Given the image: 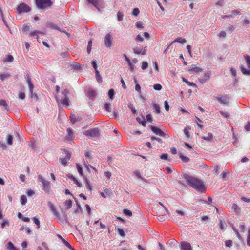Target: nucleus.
<instances>
[{"mask_svg":"<svg viewBox=\"0 0 250 250\" xmlns=\"http://www.w3.org/2000/svg\"><path fill=\"white\" fill-rule=\"evenodd\" d=\"M182 177L186 180L190 187L198 191L201 193H205L206 192V187L200 180L187 173L184 174L182 175Z\"/></svg>","mask_w":250,"mask_h":250,"instance_id":"obj_1","label":"nucleus"},{"mask_svg":"<svg viewBox=\"0 0 250 250\" xmlns=\"http://www.w3.org/2000/svg\"><path fill=\"white\" fill-rule=\"evenodd\" d=\"M38 180L42 183V190L44 192L48 193L50 189V182L46 180L41 174L38 175Z\"/></svg>","mask_w":250,"mask_h":250,"instance_id":"obj_2","label":"nucleus"},{"mask_svg":"<svg viewBox=\"0 0 250 250\" xmlns=\"http://www.w3.org/2000/svg\"><path fill=\"white\" fill-rule=\"evenodd\" d=\"M37 6L40 9H46L52 5L50 0H35Z\"/></svg>","mask_w":250,"mask_h":250,"instance_id":"obj_3","label":"nucleus"},{"mask_svg":"<svg viewBox=\"0 0 250 250\" xmlns=\"http://www.w3.org/2000/svg\"><path fill=\"white\" fill-rule=\"evenodd\" d=\"M47 205L49 207L50 210L52 212L53 214L55 216L58 220L60 222L62 221L63 219L61 217L60 214L57 211L55 205L51 202L48 201L47 202Z\"/></svg>","mask_w":250,"mask_h":250,"instance_id":"obj_4","label":"nucleus"},{"mask_svg":"<svg viewBox=\"0 0 250 250\" xmlns=\"http://www.w3.org/2000/svg\"><path fill=\"white\" fill-rule=\"evenodd\" d=\"M244 57L247 63L248 67L250 70H247L244 65H241L240 67L241 70L243 74L250 76V56L248 55H245Z\"/></svg>","mask_w":250,"mask_h":250,"instance_id":"obj_5","label":"nucleus"},{"mask_svg":"<svg viewBox=\"0 0 250 250\" xmlns=\"http://www.w3.org/2000/svg\"><path fill=\"white\" fill-rule=\"evenodd\" d=\"M31 10L29 6L25 3L20 4L16 8V12L21 14L22 13H26Z\"/></svg>","mask_w":250,"mask_h":250,"instance_id":"obj_6","label":"nucleus"},{"mask_svg":"<svg viewBox=\"0 0 250 250\" xmlns=\"http://www.w3.org/2000/svg\"><path fill=\"white\" fill-rule=\"evenodd\" d=\"M83 134L88 137H98L100 134V131L98 128H94L85 131Z\"/></svg>","mask_w":250,"mask_h":250,"instance_id":"obj_7","label":"nucleus"},{"mask_svg":"<svg viewBox=\"0 0 250 250\" xmlns=\"http://www.w3.org/2000/svg\"><path fill=\"white\" fill-rule=\"evenodd\" d=\"M86 95L90 99L93 100L97 95V91L92 87H88L87 88Z\"/></svg>","mask_w":250,"mask_h":250,"instance_id":"obj_8","label":"nucleus"},{"mask_svg":"<svg viewBox=\"0 0 250 250\" xmlns=\"http://www.w3.org/2000/svg\"><path fill=\"white\" fill-rule=\"evenodd\" d=\"M64 152L65 154V157L63 158H60V161L62 164L66 165L70 158L71 153L69 152V151L65 149L64 150Z\"/></svg>","mask_w":250,"mask_h":250,"instance_id":"obj_9","label":"nucleus"},{"mask_svg":"<svg viewBox=\"0 0 250 250\" xmlns=\"http://www.w3.org/2000/svg\"><path fill=\"white\" fill-rule=\"evenodd\" d=\"M56 100L58 104H62L63 105L68 106L69 105V98L68 97H65L63 99L60 98L59 96L55 97Z\"/></svg>","mask_w":250,"mask_h":250,"instance_id":"obj_10","label":"nucleus"},{"mask_svg":"<svg viewBox=\"0 0 250 250\" xmlns=\"http://www.w3.org/2000/svg\"><path fill=\"white\" fill-rule=\"evenodd\" d=\"M151 129L157 135L163 137H165L166 136V134L162 130L156 126H151Z\"/></svg>","mask_w":250,"mask_h":250,"instance_id":"obj_11","label":"nucleus"},{"mask_svg":"<svg viewBox=\"0 0 250 250\" xmlns=\"http://www.w3.org/2000/svg\"><path fill=\"white\" fill-rule=\"evenodd\" d=\"M215 98L218 101L219 103L223 105H227L229 103V97L217 96L215 97Z\"/></svg>","mask_w":250,"mask_h":250,"instance_id":"obj_12","label":"nucleus"},{"mask_svg":"<svg viewBox=\"0 0 250 250\" xmlns=\"http://www.w3.org/2000/svg\"><path fill=\"white\" fill-rule=\"evenodd\" d=\"M104 44L106 47H110L112 45V36L110 33L106 35L104 38Z\"/></svg>","mask_w":250,"mask_h":250,"instance_id":"obj_13","label":"nucleus"},{"mask_svg":"<svg viewBox=\"0 0 250 250\" xmlns=\"http://www.w3.org/2000/svg\"><path fill=\"white\" fill-rule=\"evenodd\" d=\"M146 47H136L133 49V52L135 54H136L145 55L146 53Z\"/></svg>","mask_w":250,"mask_h":250,"instance_id":"obj_14","label":"nucleus"},{"mask_svg":"<svg viewBox=\"0 0 250 250\" xmlns=\"http://www.w3.org/2000/svg\"><path fill=\"white\" fill-rule=\"evenodd\" d=\"M27 83L29 86V88L30 92V96L32 98L38 99L37 95L36 94L33 93L34 85L31 81V79H27Z\"/></svg>","mask_w":250,"mask_h":250,"instance_id":"obj_15","label":"nucleus"},{"mask_svg":"<svg viewBox=\"0 0 250 250\" xmlns=\"http://www.w3.org/2000/svg\"><path fill=\"white\" fill-rule=\"evenodd\" d=\"M181 250H192L190 243L187 242H182L181 244Z\"/></svg>","mask_w":250,"mask_h":250,"instance_id":"obj_16","label":"nucleus"},{"mask_svg":"<svg viewBox=\"0 0 250 250\" xmlns=\"http://www.w3.org/2000/svg\"><path fill=\"white\" fill-rule=\"evenodd\" d=\"M67 134L65 136V139L67 141L72 140L74 138L73 130L70 128H68L67 129Z\"/></svg>","mask_w":250,"mask_h":250,"instance_id":"obj_17","label":"nucleus"},{"mask_svg":"<svg viewBox=\"0 0 250 250\" xmlns=\"http://www.w3.org/2000/svg\"><path fill=\"white\" fill-rule=\"evenodd\" d=\"M188 71L190 72L199 73L203 71V69L196 66L195 65H192L188 69Z\"/></svg>","mask_w":250,"mask_h":250,"instance_id":"obj_18","label":"nucleus"},{"mask_svg":"<svg viewBox=\"0 0 250 250\" xmlns=\"http://www.w3.org/2000/svg\"><path fill=\"white\" fill-rule=\"evenodd\" d=\"M74 198L75 199V202L76 203V205L77 206V208L76 209V210H75V213H82V208L81 207V205H80L79 202H78V199L76 198H75V197Z\"/></svg>","mask_w":250,"mask_h":250,"instance_id":"obj_19","label":"nucleus"},{"mask_svg":"<svg viewBox=\"0 0 250 250\" xmlns=\"http://www.w3.org/2000/svg\"><path fill=\"white\" fill-rule=\"evenodd\" d=\"M47 27H50L51 28H52V29H56V30H58L61 32H64L67 35H69V34L68 33H67V32H65V31H62V30H61L60 29V28L58 27L57 25H55L54 24L52 23H49L47 24Z\"/></svg>","mask_w":250,"mask_h":250,"instance_id":"obj_20","label":"nucleus"},{"mask_svg":"<svg viewBox=\"0 0 250 250\" xmlns=\"http://www.w3.org/2000/svg\"><path fill=\"white\" fill-rule=\"evenodd\" d=\"M240 14V10H233L232 11V14L231 15H226L225 16H224L223 18H231L233 17V15H239Z\"/></svg>","mask_w":250,"mask_h":250,"instance_id":"obj_21","label":"nucleus"},{"mask_svg":"<svg viewBox=\"0 0 250 250\" xmlns=\"http://www.w3.org/2000/svg\"><path fill=\"white\" fill-rule=\"evenodd\" d=\"M91 63H92V66H93V68L95 69V72H96V78H98L99 77V72L97 70L98 66H97L96 61L95 60H93L92 61Z\"/></svg>","mask_w":250,"mask_h":250,"instance_id":"obj_22","label":"nucleus"},{"mask_svg":"<svg viewBox=\"0 0 250 250\" xmlns=\"http://www.w3.org/2000/svg\"><path fill=\"white\" fill-rule=\"evenodd\" d=\"M186 42V40L185 38H183L182 37H179L175 39L172 42V43H174L175 42H178L181 44H184Z\"/></svg>","mask_w":250,"mask_h":250,"instance_id":"obj_23","label":"nucleus"},{"mask_svg":"<svg viewBox=\"0 0 250 250\" xmlns=\"http://www.w3.org/2000/svg\"><path fill=\"white\" fill-rule=\"evenodd\" d=\"M6 250H18L11 242H9L6 246Z\"/></svg>","mask_w":250,"mask_h":250,"instance_id":"obj_24","label":"nucleus"},{"mask_svg":"<svg viewBox=\"0 0 250 250\" xmlns=\"http://www.w3.org/2000/svg\"><path fill=\"white\" fill-rule=\"evenodd\" d=\"M37 250H49L47 244L45 242H42V246H38Z\"/></svg>","mask_w":250,"mask_h":250,"instance_id":"obj_25","label":"nucleus"},{"mask_svg":"<svg viewBox=\"0 0 250 250\" xmlns=\"http://www.w3.org/2000/svg\"><path fill=\"white\" fill-rule=\"evenodd\" d=\"M202 138L206 141H211L213 139V135L211 133H208L207 136H203Z\"/></svg>","mask_w":250,"mask_h":250,"instance_id":"obj_26","label":"nucleus"},{"mask_svg":"<svg viewBox=\"0 0 250 250\" xmlns=\"http://www.w3.org/2000/svg\"><path fill=\"white\" fill-rule=\"evenodd\" d=\"M72 203L71 200H67L64 203L67 209H69L72 207Z\"/></svg>","mask_w":250,"mask_h":250,"instance_id":"obj_27","label":"nucleus"},{"mask_svg":"<svg viewBox=\"0 0 250 250\" xmlns=\"http://www.w3.org/2000/svg\"><path fill=\"white\" fill-rule=\"evenodd\" d=\"M219 225L222 230H225L226 228V224L223 219L219 220Z\"/></svg>","mask_w":250,"mask_h":250,"instance_id":"obj_28","label":"nucleus"},{"mask_svg":"<svg viewBox=\"0 0 250 250\" xmlns=\"http://www.w3.org/2000/svg\"><path fill=\"white\" fill-rule=\"evenodd\" d=\"M72 68L76 70H78L81 69V65L79 63L75 62L71 65Z\"/></svg>","mask_w":250,"mask_h":250,"instance_id":"obj_29","label":"nucleus"},{"mask_svg":"<svg viewBox=\"0 0 250 250\" xmlns=\"http://www.w3.org/2000/svg\"><path fill=\"white\" fill-rule=\"evenodd\" d=\"M232 209L236 213H239L240 211V209L239 207L236 204H235V203L232 204Z\"/></svg>","mask_w":250,"mask_h":250,"instance_id":"obj_30","label":"nucleus"},{"mask_svg":"<svg viewBox=\"0 0 250 250\" xmlns=\"http://www.w3.org/2000/svg\"><path fill=\"white\" fill-rule=\"evenodd\" d=\"M179 157L183 162L187 163L189 161L188 157L184 156L182 153L179 154Z\"/></svg>","mask_w":250,"mask_h":250,"instance_id":"obj_31","label":"nucleus"},{"mask_svg":"<svg viewBox=\"0 0 250 250\" xmlns=\"http://www.w3.org/2000/svg\"><path fill=\"white\" fill-rule=\"evenodd\" d=\"M115 91L113 89H110L108 93V95L111 100H112L114 98Z\"/></svg>","mask_w":250,"mask_h":250,"instance_id":"obj_32","label":"nucleus"},{"mask_svg":"<svg viewBox=\"0 0 250 250\" xmlns=\"http://www.w3.org/2000/svg\"><path fill=\"white\" fill-rule=\"evenodd\" d=\"M0 105L5 107L6 110H8V104L5 100L3 99L0 100Z\"/></svg>","mask_w":250,"mask_h":250,"instance_id":"obj_33","label":"nucleus"},{"mask_svg":"<svg viewBox=\"0 0 250 250\" xmlns=\"http://www.w3.org/2000/svg\"><path fill=\"white\" fill-rule=\"evenodd\" d=\"M21 204L22 205H25L27 201V197L25 195H22L21 196Z\"/></svg>","mask_w":250,"mask_h":250,"instance_id":"obj_34","label":"nucleus"},{"mask_svg":"<svg viewBox=\"0 0 250 250\" xmlns=\"http://www.w3.org/2000/svg\"><path fill=\"white\" fill-rule=\"evenodd\" d=\"M76 167H77V170H78L79 174L81 176H83V168L82 167V166L80 164H77Z\"/></svg>","mask_w":250,"mask_h":250,"instance_id":"obj_35","label":"nucleus"},{"mask_svg":"<svg viewBox=\"0 0 250 250\" xmlns=\"http://www.w3.org/2000/svg\"><path fill=\"white\" fill-rule=\"evenodd\" d=\"M31 25L29 24H25L23 25L22 28V31L23 32H27L30 29Z\"/></svg>","mask_w":250,"mask_h":250,"instance_id":"obj_36","label":"nucleus"},{"mask_svg":"<svg viewBox=\"0 0 250 250\" xmlns=\"http://www.w3.org/2000/svg\"><path fill=\"white\" fill-rule=\"evenodd\" d=\"M13 143V137L11 135L7 136V144L9 145H11Z\"/></svg>","mask_w":250,"mask_h":250,"instance_id":"obj_37","label":"nucleus"},{"mask_svg":"<svg viewBox=\"0 0 250 250\" xmlns=\"http://www.w3.org/2000/svg\"><path fill=\"white\" fill-rule=\"evenodd\" d=\"M153 106L154 108L155 109L156 112L157 114H159L160 113V107L159 105L157 104L154 103Z\"/></svg>","mask_w":250,"mask_h":250,"instance_id":"obj_38","label":"nucleus"},{"mask_svg":"<svg viewBox=\"0 0 250 250\" xmlns=\"http://www.w3.org/2000/svg\"><path fill=\"white\" fill-rule=\"evenodd\" d=\"M32 220L34 223L37 226V228L39 229L40 227V222L39 220L36 217H34Z\"/></svg>","mask_w":250,"mask_h":250,"instance_id":"obj_39","label":"nucleus"},{"mask_svg":"<svg viewBox=\"0 0 250 250\" xmlns=\"http://www.w3.org/2000/svg\"><path fill=\"white\" fill-rule=\"evenodd\" d=\"M183 81L186 82L189 86L194 87L195 88L197 87V85L193 82H190L187 81V79H183Z\"/></svg>","mask_w":250,"mask_h":250,"instance_id":"obj_40","label":"nucleus"},{"mask_svg":"<svg viewBox=\"0 0 250 250\" xmlns=\"http://www.w3.org/2000/svg\"><path fill=\"white\" fill-rule=\"evenodd\" d=\"M14 60L13 57L11 55H8L5 58V62H12Z\"/></svg>","mask_w":250,"mask_h":250,"instance_id":"obj_41","label":"nucleus"},{"mask_svg":"<svg viewBox=\"0 0 250 250\" xmlns=\"http://www.w3.org/2000/svg\"><path fill=\"white\" fill-rule=\"evenodd\" d=\"M128 108L131 110V111L132 112V113L133 114H137V112L136 110L134 107V106L132 104H128Z\"/></svg>","mask_w":250,"mask_h":250,"instance_id":"obj_42","label":"nucleus"},{"mask_svg":"<svg viewBox=\"0 0 250 250\" xmlns=\"http://www.w3.org/2000/svg\"><path fill=\"white\" fill-rule=\"evenodd\" d=\"M84 181L86 184V188H88L90 190H91L92 187L90 184L89 181L86 178H84Z\"/></svg>","mask_w":250,"mask_h":250,"instance_id":"obj_43","label":"nucleus"},{"mask_svg":"<svg viewBox=\"0 0 250 250\" xmlns=\"http://www.w3.org/2000/svg\"><path fill=\"white\" fill-rule=\"evenodd\" d=\"M123 213L125 215L127 216H131L132 214V212L127 209H124L123 210Z\"/></svg>","mask_w":250,"mask_h":250,"instance_id":"obj_44","label":"nucleus"},{"mask_svg":"<svg viewBox=\"0 0 250 250\" xmlns=\"http://www.w3.org/2000/svg\"><path fill=\"white\" fill-rule=\"evenodd\" d=\"M104 109L107 112L111 111V104L110 103H105L104 104Z\"/></svg>","mask_w":250,"mask_h":250,"instance_id":"obj_45","label":"nucleus"},{"mask_svg":"<svg viewBox=\"0 0 250 250\" xmlns=\"http://www.w3.org/2000/svg\"><path fill=\"white\" fill-rule=\"evenodd\" d=\"M136 120L137 121V122L140 124H142V125L143 126H146V121L144 120L143 121H142L141 118L140 117H137L136 118Z\"/></svg>","mask_w":250,"mask_h":250,"instance_id":"obj_46","label":"nucleus"},{"mask_svg":"<svg viewBox=\"0 0 250 250\" xmlns=\"http://www.w3.org/2000/svg\"><path fill=\"white\" fill-rule=\"evenodd\" d=\"M62 94L63 98H65V97H68V95H69V92L67 89H65L62 91Z\"/></svg>","mask_w":250,"mask_h":250,"instance_id":"obj_47","label":"nucleus"},{"mask_svg":"<svg viewBox=\"0 0 250 250\" xmlns=\"http://www.w3.org/2000/svg\"><path fill=\"white\" fill-rule=\"evenodd\" d=\"M100 0H87L88 2L92 4L94 6L96 7Z\"/></svg>","mask_w":250,"mask_h":250,"instance_id":"obj_48","label":"nucleus"},{"mask_svg":"<svg viewBox=\"0 0 250 250\" xmlns=\"http://www.w3.org/2000/svg\"><path fill=\"white\" fill-rule=\"evenodd\" d=\"M63 243L71 250H75L71 245L65 240H63Z\"/></svg>","mask_w":250,"mask_h":250,"instance_id":"obj_49","label":"nucleus"},{"mask_svg":"<svg viewBox=\"0 0 250 250\" xmlns=\"http://www.w3.org/2000/svg\"><path fill=\"white\" fill-rule=\"evenodd\" d=\"M38 32H39V31H38V30H35V31H32V32H31L30 33V35L31 36H36V38H37L38 41H39V39H38L39 36L38 35Z\"/></svg>","mask_w":250,"mask_h":250,"instance_id":"obj_50","label":"nucleus"},{"mask_svg":"<svg viewBox=\"0 0 250 250\" xmlns=\"http://www.w3.org/2000/svg\"><path fill=\"white\" fill-rule=\"evenodd\" d=\"M153 88L155 90L160 91L162 89V85L160 84H155L153 85Z\"/></svg>","mask_w":250,"mask_h":250,"instance_id":"obj_51","label":"nucleus"},{"mask_svg":"<svg viewBox=\"0 0 250 250\" xmlns=\"http://www.w3.org/2000/svg\"><path fill=\"white\" fill-rule=\"evenodd\" d=\"M84 165L86 169L88 172H90L89 167H90L91 168L94 169V170L96 171L95 168H94L92 166L88 165L87 164H86L85 162L84 163Z\"/></svg>","mask_w":250,"mask_h":250,"instance_id":"obj_52","label":"nucleus"},{"mask_svg":"<svg viewBox=\"0 0 250 250\" xmlns=\"http://www.w3.org/2000/svg\"><path fill=\"white\" fill-rule=\"evenodd\" d=\"M134 82L136 83L135 85V90L137 92H139V93H141V86L138 83H137V81L136 79H134Z\"/></svg>","mask_w":250,"mask_h":250,"instance_id":"obj_53","label":"nucleus"},{"mask_svg":"<svg viewBox=\"0 0 250 250\" xmlns=\"http://www.w3.org/2000/svg\"><path fill=\"white\" fill-rule=\"evenodd\" d=\"M118 233L122 237H124L125 235V234L123 229L118 228Z\"/></svg>","mask_w":250,"mask_h":250,"instance_id":"obj_54","label":"nucleus"},{"mask_svg":"<svg viewBox=\"0 0 250 250\" xmlns=\"http://www.w3.org/2000/svg\"><path fill=\"white\" fill-rule=\"evenodd\" d=\"M123 17H124V15L121 12H118L117 13V19L119 21H121L123 20Z\"/></svg>","mask_w":250,"mask_h":250,"instance_id":"obj_55","label":"nucleus"},{"mask_svg":"<svg viewBox=\"0 0 250 250\" xmlns=\"http://www.w3.org/2000/svg\"><path fill=\"white\" fill-rule=\"evenodd\" d=\"M9 221L7 220H3L1 223V228H4L6 225L9 226Z\"/></svg>","mask_w":250,"mask_h":250,"instance_id":"obj_56","label":"nucleus"},{"mask_svg":"<svg viewBox=\"0 0 250 250\" xmlns=\"http://www.w3.org/2000/svg\"><path fill=\"white\" fill-rule=\"evenodd\" d=\"M239 228L240 229V231L242 232H245V226L243 223H241L239 225Z\"/></svg>","mask_w":250,"mask_h":250,"instance_id":"obj_57","label":"nucleus"},{"mask_svg":"<svg viewBox=\"0 0 250 250\" xmlns=\"http://www.w3.org/2000/svg\"><path fill=\"white\" fill-rule=\"evenodd\" d=\"M232 241L231 240H228L226 241L225 245L227 247H230L232 246Z\"/></svg>","mask_w":250,"mask_h":250,"instance_id":"obj_58","label":"nucleus"},{"mask_svg":"<svg viewBox=\"0 0 250 250\" xmlns=\"http://www.w3.org/2000/svg\"><path fill=\"white\" fill-rule=\"evenodd\" d=\"M92 41L90 40L88 42V44L87 48V51L88 53H90L91 50Z\"/></svg>","mask_w":250,"mask_h":250,"instance_id":"obj_59","label":"nucleus"},{"mask_svg":"<svg viewBox=\"0 0 250 250\" xmlns=\"http://www.w3.org/2000/svg\"><path fill=\"white\" fill-rule=\"evenodd\" d=\"M139 9L138 8H135L133 10L132 15L137 16L139 14Z\"/></svg>","mask_w":250,"mask_h":250,"instance_id":"obj_60","label":"nucleus"},{"mask_svg":"<svg viewBox=\"0 0 250 250\" xmlns=\"http://www.w3.org/2000/svg\"><path fill=\"white\" fill-rule=\"evenodd\" d=\"M160 158L163 160H168V155L167 153H164L160 156Z\"/></svg>","mask_w":250,"mask_h":250,"instance_id":"obj_61","label":"nucleus"},{"mask_svg":"<svg viewBox=\"0 0 250 250\" xmlns=\"http://www.w3.org/2000/svg\"><path fill=\"white\" fill-rule=\"evenodd\" d=\"M148 67V63L146 62H143L142 65V69L143 70L146 69Z\"/></svg>","mask_w":250,"mask_h":250,"instance_id":"obj_62","label":"nucleus"},{"mask_svg":"<svg viewBox=\"0 0 250 250\" xmlns=\"http://www.w3.org/2000/svg\"><path fill=\"white\" fill-rule=\"evenodd\" d=\"M230 72L232 77H235L236 76V70L235 69L231 68L230 69Z\"/></svg>","mask_w":250,"mask_h":250,"instance_id":"obj_63","label":"nucleus"},{"mask_svg":"<svg viewBox=\"0 0 250 250\" xmlns=\"http://www.w3.org/2000/svg\"><path fill=\"white\" fill-rule=\"evenodd\" d=\"M241 199L245 202L249 203L250 202V198H247L244 196L241 197Z\"/></svg>","mask_w":250,"mask_h":250,"instance_id":"obj_64","label":"nucleus"}]
</instances>
